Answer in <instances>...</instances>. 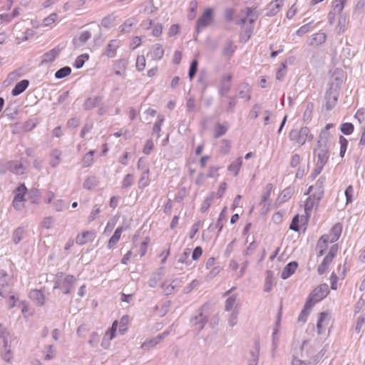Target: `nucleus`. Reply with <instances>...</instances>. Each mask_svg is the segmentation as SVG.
Instances as JSON below:
<instances>
[{
  "label": "nucleus",
  "instance_id": "39448f33",
  "mask_svg": "<svg viewBox=\"0 0 365 365\" xmlns=\"http://www.w3.org/2000/svg\"><path fill=\"white\" fill-rule=\"evenodd\" d=\"M324 349L320 350L316 355L308 356H292V365H316L324 356Z\"/></svg>",
  "mask_w": 365,
  "mask_h": 365
},
{
  "label": "nucleus",
  "instance_id": "b1692460",
  "mask_svg": "<svg viewBox=\"0 0 365 365\" xmlns=\"http://www.w3.org/2000/svg\"><path fill=\"white\" fill-rule=\"evenodd\" d=\"M9 169L16 175H22L26 173V168L19 161H11L9 163Z\"/></svg>",
  "mask_w": 365,
  "mask_h": 365
},
{
  "label": "nucleus",
  "instance_id": "4d7b16f0",
  "mask_svg": "<svg viewBox=\"0 0 365 365\" xmlns=\"http://www.w3.org/2000/svg\"><path fill=\"white\" fill-rule=\"evenodd\" d=\"M228 100L227 111L229 113H233L237 105V98L236 96H232L228 97Z\"/></svg>",
  "mask_w": 365,
  "mask_h": 365
},
{
  "label": "nucleus",
  "instance_id": "4468645a",
  "mask_svg": "<svg viewBox=\"0 0 365 365\" xmlns=\"http://www.w3.org/2000/svg\"><path fill=\"white\" fill-rule=\"evenodd\" d=\"M329 147L325 146H318V149L317 150V165H320L321 166H324L329 159Z\"/></svg>",
  "mask_w": 365,
  "mask_h": 365
},
{
  "label": "nucleus",
  "instance_id": "13d9d810",
  "mask_svg": "<svg viewBox=\"0 0 365 365\" xmlns=\"http://www.w3.org/2000/svg\"><path fill=\"white\" fill-rule=\"evenodd\" d=\"M197 3L196 1H192L190 4V13L187 17L190 20H192L195 17V13L197 11Z\"/></svg>",
  "mask_w": 365,
  "mask_h": 365
},
{
  "label": "nucleus",
  "instance_id": "dca6fc26",
  "mask_svg": "<svg viewBox=\"0 0 365 365\" xmlns=\"http://www.w3.org/2000/svg\"><path fill=\"white\" fill-rule=\"evenodd\" d=\"M120 41L118 39L110 40L106 48L104 54L108 58H113L115 56L116 50L119 48Z\"/></svg>",
  "mask_w": 365,
  "mask_h": 365
},
{
  "label": "nucleus",
  "instance_id": "c85d7f7f",
  "mask_svg": "<svg viewBox=\"0 0 365 365\" xmlns=\"http://www.w3.org/2000/svg\"><path fill=\"white\" fill-rule=\"evenodd\" d=\"M125 230L123 227H118L114 232L113 236L110 238L108 242V249L113 248L120 238L122 232Z\"/></svg>",
  "mask_w": 365,
  "mask_h": 365
},
{
  "label": "nucleus",
  "instance_id": "7c9ffc66",
  "mask_svg": "<svg viewBox=\"0 0 365 365\" xmlns=\"http://www.w3.org/2000/svg\"><path fill=\"white\" fill-rule=\"evenodd\" d=\"M314 305L311 304L310 301L306 302L304 309L300 312L298 317V321L304 323L307 321V316L309 314L311 309Z\"/></svg>",
  "mask_w": 365,
  "mask_h": 365
},
{
  "label": "nucleus",
  "instance_id": "c9c22d12",
  "mask_svg": "<svg viewBox=\"0 0 365 365\" xmlns=\"http://www.w3.org/2000/svg\"><path fill=\"white\" fill-rule=\"evenodd\" d=\"M238 97L240 98H246L247 101H250L251 99V96L250 95V87L247 83H243L241 84L240 91L238 92Z\"/></svg>",
  "mask_w": 365,
  "mask_h": 365
},
{
  "label": "nucleus",
  "instance_id": "f257e3e1",
  "mask_svg": "<svg viewBox=\"0 0 365 365\" xmlns=\"http://www.w3.org/2000/svg\"><path fill=\"white\" fill-rule=\"evenodd\" d=\"M10 281L11 278L7 273L1 270L0 272V297L4 299L9 298L8 307L11 309L15 306L17 299L13 292V286Z\"/></svg>",
  "mask_w": 365,
  "mask_h": 365
},
{
  "label": "nucleus",
  "instance_id": "ea45409f",
  "mask_svg": "<svg viewBox=\"0 0 365 365\" xmlns=\"http://www.w3.org/2000/svg\"><path fill=\"white\" fill-rule=\"evenodd\" d=\"M98 185V181L96 178L94 176H91L87 178L83 182V187L86 190H91L96 187Z\"/></svg>",
  "mask_w": 365,
  "mask_h": 365
},
{
  "label": "nucleus",
  "instance_id": "cd10ccee",
  "mask_svg": "<svg viewBox=\"0 0 365 365\" xmlns=\"http://www.w3.org/2000/svg\"><path fill=\"white\" fill-rule=\"evenodd\" d=\"M0 355L1 359L6 361V362H11L13 359V354L11 351V347L9 343L4 344L1 351H0Z\"/></svg>",
  "mask_w": 365,
  "mask_h": 365
},
{
  "label": "nucleus",
  "instance_id": "4be33fe9",
  "mask_svg": "<svg viewBox=\"0 0 365 365\" xmlns=\"http://www.w3.org/2000/svg\"><path fill=\"white\" fill-rule=\"evenodd\" d=\"M93 235V231H84L76 236V242L79 245H83L87 242L91 241Z\"/></svg>",
  "mask_w": 365,
  "mask_h": 365
},
{
  "label": "nucleus",
  "instance_id": "20e7f679",
  "mask_svg": "<svg viewBox=\"0 0 365 365\" xmlns=\"http://www.w3.org/2000/svg\"><path fill=\"white\" fill-rule=\"evenodd\" d=\"M314 135L310 133L307 127H302L300 129H293L289 133V138L298 145H303L307 140H312Z\"/></svg>",
  "mask_w": 365,
  "mask_h": 365
},
{
  "label": "nucleus",
  "instance_id": "3c124183",
  "mask_svg": "<svg viewBox=\"0 0 365 365\" xmlns=\"http://www.w3.org/2000/svg\"><path fill=\"white\" fill-rule=\"evenodd\" d=\"M197 66H198V61L196 59H194L190 66L189 72H188V77L190 79H192L193 77L195 76L197 71Z\"/></svg>",
  "mask_w": 365,
  "mask_h": 365
},
{
  "label": "nucleus",
  "instance_id": "7ed1b4c3",
  "mask_svg": "<svg viewBox=\"0 0 365 365\" xmlns=\"http://www.w3.org/2000/svg\"><path fill=\"white\" fill-rule=\"evenodd\" d=\"M316 352L315 344H312L307 340L304 341L299 346H297L294 344L292 345V355L295 357L308 356L312 358L317 354Z\"/></svg>",
  "mask_w": 365,
  "mask_h": 365
},
{
  "label": "nucleus",
  "instance_id": "bb28decb",
  "mask_svg": "<svg viewBox=\"0 0 365 365\" xmlns=\"http://www.w3.org/2000/svg\"><path fill=\"white\" fill-rule=\"evenodd\" d=\"M62 152L58 149H53L50 154V165L53 168L57 167L61 161Z\"/></svg>",
  "mask_w": 365,
  "mask_h": 365
},
{
  "label": "nucleus",
  "instance_id": "aec40b11",
  "mask_svg": "<svg viewBox=\"0 0 365 365\" xmlns=\"http://www.w3.org/2000/svg\"><path fill=\"white\" fill-rule=\"evenodd\" d=\"M61 51V48L59 47V46L53 48V49L50 50L49 51L43 54V58L41 61L42 63H48L53 61L58 56Z\"/></svg>",
  "mask_w": 365,
  "mask_h": 365
},
{
  "label": "nucleus",
  "instance_id": "bf43d9fd",
  "mask_svg": "<svg viewBox=\"0 0 365 365\" xmlns=\"http://www.w3.org/2000/svg\"><path fill=\"white\" fill-rule=\"evenodd\" d=\"M158 343L156 342L155 339L153 338L150 339H147L145 341H144L141 345V348L144 350H149L151 348L155 346Z\"/></svg>",
  "mask_w": 365,
  "mask_h": 365
},
{
  "label": "nucleus",
  "instance_id": "f8f14e48",
  "mask_svg": "<svg viewBox=\"0 0 365 365\" xmlns=\"http://www.w3.org/2000/svg\"><path fill=\"white\" fill-rule=\"evenodd\" d=\"M91 37V33L88 31H82L77 34L72 40L75 48L83 46Z\"/></svg>",
  "mask_w": 365,
  "mask_h": 365
},
{
  "label": "nucleus",
  "instance_id": "393cba45",
  "mask_svg": "<svg viewBox=\"0 0 365 365\" xmlns=\"http://www.w3.org/2000/svg\"><path fill=\"white\" fill-rule=\"evenodd\" d=\"M260 345L258 341H255L254 343V350L250 351L251 357L249 360L248 365H257L259 360V353Z\"/></svg>",
  "mask_w": 365,
  "mask_h": 365
},
{
  "label": "nucleus",
  "instance_id": "f03ea898",
  "mask_svg": "<svg viewBox=\"0 0 365 365\" xmlns=\"http://www.w3.org/2000/svg\"><path fill=\"white\" fill-rule=\"evenodd\" d=\"M76 282V279L73 275L58 272L54 282L53 289H58L64 294H68L71 292V289Z\"/></svg>",
  "mask_w": 365,
  "mask_h": 365
},
{
  "label": "nucleus",
  "instance_id": "37998d69",
  "mask_svg": "<svg viewBox=\"0 0 365 365\" xmlns=\"http://www.w3.org/2000/svg\"><path fill=\"white\" fill-rule=\"evenodd\" d=\"M331 262H332L331 259L325 257L324 258L322 262L319 265V267L317 268L318 274L320 275L323 274L327 271L329 265L331 264Z\"/></svg>",
  "mask_w": 365,
  "mask_h": 365
},
{
  "label": "nucleus",
  "instance_id": "6e6d98bb",
  "mask_svg": "<svg viewBox=\"0 0 365 365\" xmlns=\"http://www.w3.org/2000/svg\"><path fill=\"white\" fill-rule=\"evenodd\" d=\"M339 143H340L339 154H340V156L342 158V157H344V155L346 153L347 145H348V140L344 136L340 135Z\"/></svg>",
  "mask_w": 365,
  "mask_h": 365
},
{
  "label": "nucleus",
  "instance_id": "49530a36",
  "mask_svg": "<svg viewBox=\"0 0 365 365\" xmlns=\"http://www.w3.org/2000/svg\"><path fill=\"white\" fill-rule=\"evenodd\" d=\"M315 203L314 196H309L307 198L304 205V210L307 215H309V213L312 210Z\"/></svg>",
  "mask_w": 365,
  "mask_h": 365
},
{
  "label": "nucleus",
  "instance_id": "5701e85b",
  "mask_svg": "<svg viewBox=\"0 0 365 365\" xmlns=\"http://www.w3.org/2000/svg\"><path fill=\"white\" fill-rule=\"evenodd\" d=\"M102 99V97L100 96L88 98L83 103V108L88 110L97 107L101 103Z\"/></svg>",
  "mask_w": 365,
  "mask_h": 365
},
{
  "label": "nucleus",
  "instance_id": "c756f323",
  "mask_svg": "<svg viewBox=\"0 0 365 365\" xmlns=\"http://www.w3.org/2000/svg\"><path fill=\"white\" fill-rule=\"evenodd\" d=\"M327 36L324 33L319 32L313 34L310 39L309 44L312 46H319L326 41Z\"/></svg>",
  "mask_w": 365,
  "mask_h": 365
},
{
  "label": "nucleus",
  "instance_id": "79ce46f5",
  "mask_svg": "<svg viewBox=\"0 0 365 365\" xmlns=\"http://www.w3.org/2000/svg\"><path fill=\"white\" fill-rule=\"evenodd\" d=\"M71 73V68L69 66H64L58 70L55 73L56 78L61 79L70 75Z\"/></svg>",
  "mask_w": 365,
  "mask_h": 365
},
{
  "label": "nucleus",
  "instance_id": "e433bc0d",
  "mask_svg": "<svg viewBox=\"0 0 365 365\" xmlns=\"http://www.w3.org/2000/svg\"><path fill=\"white\" fill-rule=\"evenodd\" d=\"M96 152V150H90L83 157L82 163L84 168L91 166L93 163V155Z\"/></svg>",
  "mask_w": 365,
  "mask_h": 365
},
{
  "label": "nucleus",
  "instance_id": "5fc2aeb1",
  "mask_svg": "<svg viewBox=\"0 0 365 365\" xmlns=\"http://www.w3.org/2000/svg\"><path fill=\"white\" fill-rule=\"evenodd\" d=\"M177 280H173L170 284L165 285V284H163L161 285V288L163 289V292L166 295H170L174 292L175 290V283Z\"/></svg>",
  "mask_w": 365,
  "mask_h": 365
},
{
  "label": "nucleus",
  "instance_id": "864d4df0",
  "mask_svg": "<svg viewBox=\"0 0 365 365\" xmlns=\"http://www.w3.org/2000/svg\"><path fill=\"white\" fill-rule=\"evenodd\" d=\"M346 0H335L333 3V10L335 13L339 14L344 7Z\"/></svg>",
  "mask_w": 365,
  "mask_h": 365
},
{
  "label": "nucleus",
  "instance_id": "9d476101",
  "mask_svg": "<svg viewBox=\"0 0 365 365\" xmlns=\"http://www.w3.org/2000/svg\"><path fill=\"white\" fill-rule=\"evenodd\" d=\"M334 125L332 123L327 124L325 128L321 131L319 139L317 140L318 146H327L330 147L331 142V133L329 132V129L332 128Z\"/></svg>",
  "mask_w": 365,
  "mask_h": 365
},
{
  "label": "nucleus",
  "instance_id": "2f4dec72",
  "mask_svg": "<svg viewBox=\"0 0 365 365\" xmlns=\"http://www.w3.org/2000/svg\"><path fill=\"white\" fill-rule=\"evenodd\" d=\"M235 49L236 46L234 45V42L231 40H227L223 46L222 53L224 56H231L234 53Z\"/></svg>",
  "mask_w": 365,
  "mask_h": 365
},
{
  "label": "nucleus",
  "instance_id": "774afa93",
  "mask_svg": "<svg viewBox=\"0 0 365 365\" xmlns=\"http://www.w3.org/2000/svg\"><path fill=\"white\" fill-rule=\"evenodd\" d=\"M160 280V274L158 273H154L149 279L148 284L150 287H155Z\"/></svg>",
  "mask_w": 365,
  "mask_h": 365
},
{
  "label": "nucleus",
  "instance_id": "72a5a7b5",
  "mask_svg": "<svg viewBox=\"0 0 365 365\" xmlns=\"http://www.w3.org/2000/svg\"><path fill=\"white\" fill-rule=\"evenodd\" d=\"M242 158L239 157L238 158H237V160L235 161H234L229 165L228 170L230 172H232L234 173L235 176H237L239 173V171L242 166Z\"/></svg>",
  "mask_w": 365,
  "mask_h": 365
},
{
  "label": "nucleus",
  "instance_id": "2eb2a0df",
  "mask_svg": "<svg viewBox=\"0 0 365 365\" xmlns=\"http://www.w3.org/2000/svg\"><path fill=\"white\" fill-rule=\"evenodd\" d=\"M342 232V225L340 223L335 224L331 229L329 234L326 235L328 237L327 240L330 243L336 242L341 236Z\"/></svg>",
  "mask_w": 365,
  "mask_h": 365
},
{
  "label": "nucleus",
  "instance_id": "473e14b6",
  "mask_svg": "<svg viewBox=\"0 0 365 365\" xmlns=\"http://www.w3.org/2000/svg\"><path fill=\"white\" fill-rule=\"evenodd\" d=\"M245 15L250 24H253L257 19L258 14L255 9L247 7L245 10Z\"/></svg>",
  "mask_w": 365,
  "mask_h": 365
},
{
  "label": "nucleus",
  "instance_id": "de8ad7c7",
  "mask_svg": "<svg viewBox=\"0 0 365 365\" xmlns=\"http://www.w3.org/2000/svg\"><path fill=\"white\" fill-rule=\"evenodd\" d=\"M340 130L344 135H350L354 131V125L351 123H342L340 128Z\"/></svg>",
  "mask_w": 365,
  "mask_h": 365
},
{
  "label": "nucleus",
  "instance_id": "f704fd0d",
  "mask_svg": "<svg viewBox=\"0 0 365 365\" xmlns=\"http://www.w3.org/2000/svg\"><path fill=\"white\" fill-rule=\"evenodd\" d=\"M135 20L133 19H127L120 27V31L122 34L129 33L132 31L133 26L135 25Z\"/></svg>",
  "mask_w": 365,
  "mask_h": 365
},
{
  "label": "nucleus",
  "instance_id": "a19ab883",
  "mask_svg": "<svg viewBox=\"0 0 365 365\" xmlns=\"http://www.w3.org/2000/svg\"><path fill=\"white\" fill-rule=\"evenodd\" d=\"M235 307L239 308L238 304H237V297L236 296L232 295L226 299L225 309V311L228 312L233 308L235 309Z\"/></svg>",
  "mask_w": 365,
  "mask_h": 365
},
{
  "label": "nucleus",
  "instance_id": "9b49d317",
  "mask_svg": "<svg viewBox=\"0 0 365 365\" xmlns=\"http://www.w3.org/2000/svg\"><path fill=\"white\" fill-rule=\"evenodd\" d=\"M231 74H225L222 76L220 84L218 93L222 96H226L231 88V80H232Z\"/></svg>",
  "mask_w": 365,
  "mask_h": 365
},
{
  "label": "nucleus",
  "instance_id": "ddd939ff",
  "mask_svg": "<svg viewBox=\"0 0 365 365\" xmlns=\"http://www.w3.org/2000/svg\"><path fill=\"white\" fill-rule=\"evenodd\" d=\"M202 310L203 307H201L199 309L197 315L195 316L191 319L192 325L195 327V329L198 331H201L208 321L207 317L203 314Z\"/></svg>",
  "mask_w": 365,
  "mask_h": 365
},
{
  "label": "nucleus",
  "instance_id": "0eeeda50",
  "mask_svg": "<svg viewBox=\"0 0 365 365\" xmlns=\"http://www.w3.org/2000/svg\"><path fill=\"white\" fill-rule=\"evenodd\" d=\"M27 192V188L24 184L20 185L15 190V196L12 202L14 207L16 210H21L24 207V195Z\"/></svg>",
  "mask_w": 365,
  "mask_h": 365
},
{
  "label": "nucleus",
  "instance_id": "680f3d73",
  "mask_svg": "<svg viewBox=\"0 0 365 365\" xmlns=\"http://www.w3.org/2000/svg\"><path fill=\"white\" fill-rule=\"evenodd\" d=\"M346 203L349 204L353 201L354 187L352 185H349L345 190Z\"/></svg>",
  "mask_w": 365,
  "mask_h": 365
},
{
  "label": "nucleus",
  "instance_id": "338daca9",
  "mask_svg": "<svg viewBox=\"0 0 365 365\" xmlns=\"http://www.w3.org/2000/svg\"><path fill=\"white\" fill-rule=\"evenodd\" d=\"M53 205L56 212H61L67 207L63 200H57L53 202Z\"/></svg>",
  "mask_w": 365,
  "mask_h": 365
},
{
  "label": "nucleus",
  "instance_id": "0e129e2a",
  "mask_svg": "<svg viewBox=\"0 0 365 365\" xmlns=\"http://www.w3.org/2000/svg\"><path fill=\"white\" fill-rule=\"evenodd\" d=\"M135 66L138 71H142L144 70L145 67V58L144 56H139L137 57Z\"/></svg>",
  "mask_w": 365,
  "mask_h": 365
},
{
  "label": "nucleus",
  "instance_id": "423d86ee",
  "mask_svg": "<svg viewBox=\"0 0 365 365\" xmlns=\"http://www.w3.org/2000/svg\"><path fill=\"white\" fill-rule=\"evenodd\" d=\"M329 292V287L327 284H322L315 288L309 295L307 301L314 305L327 296Z\"/></svg>",
  "mask_w": 365,
  "mask_h": 365
},
{
  "label": "nucleus",
  "instance_id": "412c9836",
  "mask_svg": "<svg viewBox=\"0 0 365 365\" xmlns=\"http://www.w3.org/2000/svg\"><path fill=\"white\" fill-rule=\"evenodd\" d=\"M298 267V263L295 261L291 262L288 263L285 267L283 269L282 273H281V277L283 279H287L289 278L291 275H292L297 268Z\"/></svg>",
  "mask_w": 365,
  "mask_h": 365
},
{
  "label": "nucleus",
  "instance_id": "052dcab7",
  "mask_svg": "<svg viewBox=\"0 0 365 365\" xmlns=\"http://www.w3.org/2000/svg\"><path fill=\"white\" fill-rule=\"evenodd\" d=\"M148 170H147L145 172H144L139 180V187L143 188L148 184Z\"/></svg>",
  "mask_w": 365,
  "mask_h": 365
},
{
  "label": "nucleus",
  "instance_id": "8fccbe9b",
  "mask_svg": "<svg viewBox=\"0 0 365 365\" xmlns=\"http://www.w3.org/2000/svg\"><path fill=\"white\" fill-rule=\"evenodd\" d=\"M37 125V123L32 119H30L25 122V123L22 125L21 130L24 132H29L32 130Z\"/></svg>",
  "mask_w": 365,
  "mask_h": 365
},
{
  "label": "nucleus",
  "instance_id": "69168bd1",
  "mask_svg": "<svg viewBox=\"0 0 365 365\" xmlns=\"http://www.w3.org/2000/svg\"><path fill=\"white\" fill-rule=\"evenodd\" d=\"M133 182V176L131 174H128L123 178L122 186L123 188H127L130 187Z\"/></svg>",
  "mask_w": 365,
  "mask_h": 365
},
{
  "label": "nucleus",
  "instance_id": "58836bf2",
  "mask_svg": "<svg viewBox=\"0 0 365 365\" xmlns=\"http://www.w3.org/2000/svg\"><path fill=\"white\" fill-rule=\"evenodd\" d=\"M24 230L21 227H17L12 234V241L14 244H19L24 235Z\"/></svg>",
  "mask_w": 365,
  "mask_h": 365
},
{
  "label": "nucleus",
  "instance_id": "a878e982",
  "mask_svg": "<svg viewBox=\"0 0 365 365\" xmlns=\"http://www.w3.org/2000/svg\"><path fill=\"white\" fill-rule=\"evenodd\" d=\"M29 81L28 80L24 79L19 82H18L14 88L11 91V94L14 96H19L21 93H23L29 86Z\"/></svg>",
  "mask_w": 365,
  "mask_h": 365
},
{
  "label": "nucleus",
  "instance_id": "09e8293b",
  "mask_svg": "<svg viewBox=\"0 0 365 365\" xmlns=\"http://www.w3.org/2000/svg\"><path fill=\"white\" fill-rule=\"evenodd\" d=\"M328 237L327 235H322L321 238L319 240L317 244V250H326L327 248V245L329 242L327 240Z\"/></svg>",
  "mask_w": 365,
  "mask_h": 365
},
{
  "label": "nucleus",
  "instance_id": "a18cd8bd",
  "mask_svg": "<svg viewBox=\"0 0 365 365\" xmlns=\"http://www.w3.org/2000/svg\"><path fill=\"white\" fill-rule=\"evenodd\" d=\"M215 137L216 138H218L226 133V132L227 130V125L220 124V123H217L215 125Z\"/></svg>",
  "mask_w": 365,
  "mask_h": 365
},
{
  "label": "nucleus",
  "instance_id": "4c0bfd02",
  "mask_svg": "<svg viewBox=\"0 0 365 365\" xmlns=\"http://www.w3.org/2000/svg\"><path fill=\"white\" fill-rule=\"evenodd\" d=\"M41 197V193L38 189H31L29 192V200L32 204H38Z\"/></svg>",
  "mask_w": 365,
  "mask_h": 365
},
{
  "label": "nucleus",
  "instance_id": "a211bd4d",
  "mask_svg": "<svg viewBox=\"0 0 365 365\" xmlns=\"http://www.w3.org/2000/svg\"><path fill=\"white\" fill-rule=\"evenodd\" d=\"M164 52L165 51L163 45L160 43H155L151 46L150 55L152 60L159 61L163 58Z\"/></svg>",
  "mask_w": 365,
  "mask_h": 365
},
{
  "label": "nucleus",
  "instance_id": "f3484780",
  "mask_svg": "<svg viewBox=\"0 0 365 365\" xmlns=\"http://www.w3.org/2000/svg\"><path fill=\"white\" fill-rule=\"evenodd\" d=\"M283 6V0H274L269 3L267 7L266 16H275Z\"/></svg>",
  "mask_w": 365,
  "mask_h": 365
},
{
  "label": "nucleus",
  "instance_id": "c03bdc74",
  "mask_svg": "<svg viewBox=\"0 0 365 365\" xmlns=\"http://www.w3.org/2000/svg\"><path fill=\"white\" fill-rule=\"evenodd\" d=\"M239 314V308L235 307L232 312L230 314L228 318V324L230 327H233L237 323V317Z\"/></svg>",
  "mask_w": 365,
  "mask_h": 365
},
{
  "label": "nucleus",
  "instance_id": "e2e57ef3",
  "mask_svg": "<svg viewBox=\"0 0 365 365\" xmlns=\"http://www.w3.org/2000/svg\"><path fill=\"white\" fill-rule=\"evenodd\" d=\"M57 17H58V15L56 13L51 14L48 16L46 17L43 19V25L46 26H51L56 21Z\"/></svg>",
  "mask_w": 365,
  "mask_h": 365
},
{
  "label": "nucleus",
  "instance_id": "6e6552de",
  "mask_svg": "<svg viewBox=\"0 0 365 365\" xmlns=\"http://www.w3.org/2000/svg\"><path fill=\"white\" fill-rule=\"evenodd\" d=\"M212 9L211 8L206 9L197 21L196 35H198L212 21ZM196 38L197 36H195V39Z\"/></svg>",
  "mask_w": 365,
  "mask_h": 365
},
{
  "label": "nucleus",
  "instance_id": "1a4fd4ad",
  "mask_svg": "<svg viewBox=\"0 0 365 365\" xmlns=\"http://www.w3.org/2000/svg\"><path fill=\"white\" fill-rule=\"evenodd\" d=\"M338 96L339 92L336 88H330L327 91L324 96L326 101L325 106L327 110H329L335 106Z\"/></svg>",
  "mask_w": 365,
  "mask_h": 365
},
{
  "label": "nucleus",
  "instance_id": "603ef678",
  "mask_svg": "<svg viewBox=\"0 0 365 365\" xmlns=\"http://www.w3.org/2000/svg\"><path fill=\"white\" fill-rule=\"evenodd\" d=\"M0 339H2L4 344L9 342L10 334L5 327L0 324Z\"/></svg>",
  "mask_w": 365,
  "mask_h": 365
},
{
  "label": "nucleus",
  "instance_id": "6ab92c4d",
  "mask_svg": "<svg viewBox=\"0 0 365 365\" xmlns=\"http://www.w3.org/2000/svg\"><path fill=\"white\" fill-rule=\"evenodd\" d=\"M31 299L36 303L37 306L41 307L45 304V297L41 290L34 289L29 293Z\"/></svg>",
  "mask_w": 365,
  "mask_h": 365
}]
</instances>
